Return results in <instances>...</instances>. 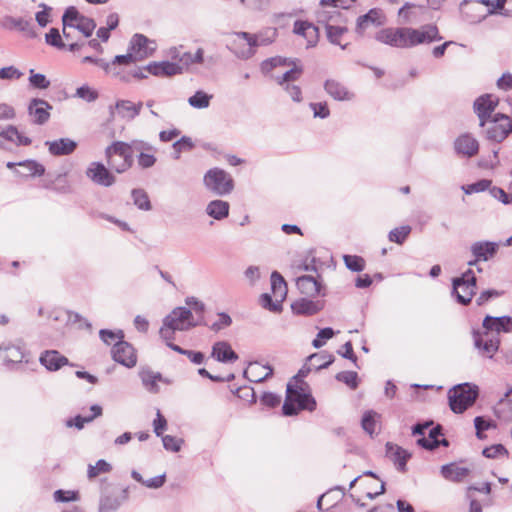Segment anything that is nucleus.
<instances>
[{"mask_svg":"<svg viewBox=\"0 0 512 512\" xmlns=\"http://www.w3.org/2000/svg\"><path fill=\"white\" fill-rule=\"evenodd\" d=\"M512 132V119L502 113L494 115L486 129L487 139L502 142Z\"/></svg>","mask_w":512,"mask_h":512,"instance_id":"11","label":"nucleus"},{"mask_svg":"<svg viewBox=\"0 0 512 512\" xmlns=\"http://www.w3.org/2000/svg\"><path fill=\"white\" fill-rule=\"evenodd\" d=\"M293 32L307 40V47L315 46L318 41V28L308 21L297 20Z\"/></svg>","mask_w":512,"mask_h":512,"instance_id":"26","label":"nucleus"},{"mask_svg":"<svg viewBox=\"0 0 512 512\" xmlns=\"http://www.w3.org/2000/svg\"><path fill=\"white\" fill-rule=\"evenodd\" d=\"M212 95L205 93L202 90L196 91L194 95L189 97L188 103L190 106L196 109H204L210 105Z\"/></svg>","mask_w":512,"mask_h":512,"instance_id":"44","label":"nucleus"},{"mask_svg":"<svg viewBox=\"0 0 512 512\" xmlns=\"http://www.w3.org/2000/svg\"><path fill=\"white\" fill-rule=\"evenodd\" d=\"M498 104L499 98L494 94H483L475 99L473 109L479 118V125L481 127L487 124L488 119L491 117V114L495 111Z\"/></svg>","mask_w":512,"mask_h":512,"instance_id":"13","label":"nucleus"},{"mask_svg":"<svg viewBox=\"0 0 512 512\" xmlns=\"http://www.w3.org/2000/svg\"><path fill=\"white\" fill-rule=\"evenodd\" d=\"M148 73L158 77H170L183 73V67L176 62H151L145 66Z\"/></svg>","mask_w":512,"mask_h":512,"instance_id":"21","label":"nucleus"},{"mask_svg":"<svg viewBox=\"0 0 512 512\" xmlns=\"http://www.w3.org/2000/svg\"><path fill=\"white\" fill-rule=\"evenodd\" d=\"M45 145L53 156L71 155L77 148V142L70 138H59L53 141H46Z\"/></svg>","mask_w":512,"mask_h":512,"instance_id":"24","label":"nucleus"},{"mask_svg":"<svg viewBox=\"0 0 512 512\" xmlns=\"http://www.w3.org/2000/svg\"><path fill=\"white\" fill-rule=\"evenodd\" d=\"M512 388H509L495 407V414L506 422L512 421Z\"/></svg>","mask_w":512,"mask_h":512,"instance_id":"35","label":"nucleus"},{"mask_svg":"<svg viewBox=\"0 0 512 512\" xmlns=\"http://www.w3.org/2000/svg\"><path fill=\"white\" fill-rule=\"evenodd\" d=\"M83 17L73 6L68 7L62 17L63 26L74 29L75 24Z\"/></svg>","mask_w":512,"mask_h":512,"instance_id":"56","label":"nucleus"},{"mask_svg":"<svg viewBox=\"0 0 512 512\" xmlns=\"http://www.w3.org/2000/svg\"><path fill=\"white\" fill-rule=\"evenodd\" d=\"M315 409L316 401L311 394L305 393L301 387H293L288 384L282 407L284 415L293 416L300 410L314 411Z\"/></svg>","mask_w":512,"mask_h":512,"instance_id":"6","label":"nucleus"},{"mask_svg":"<svg viewBox=\"0 0 512 512\" xmlns=\"http://www.w3.org/2000/svg\"><path fill=\"white\" fill-rule=\"evenodd\" d=\"M144 71H147L144 67H136L132 70H126L122 66H118V73L120 75H115L114 78L120 80L121 82L128 83L132 79H144L147 77V75L144 73Z\"/></svg>","mask_w":512,"mask_h":512,"instance_id":"41","label":"nucleus"},{"mask_svg":"<svg viewBox=\"0 0 512 512\" xmlns=\"http://www.w3.org/2000/svg\"><path fill=\"white\" fill-rule=\"evenodd\" d=\"M244 374L247 376L251 374L252 377L249 378L251 382H262L267 378L271 377L273 374V368L269 365H261L258 362L250 363L247 370H245Z\"/></svg>","mask_w":512,"mask_h":512,"instance_id":"34","label":"nucleus"},{"mask_svg":"<svg viewBox=\"0 0 512 512\" xmlns=\"http://www.w3.org/2000/svg\"><path fill=\"white\" fill-rule=\"evenodd\" d=\"M111 356L115 362L129 369L135 367L138 360L136 349L125 340L114 343Z\"/></svg>","mask_w":512,"mask_h":512,"instance_id":"12","label":"nucleus"},{"mask_svg":"<svg viewBox=\"0 0 512 512\" xmlns=\"http://www.w3.org/2000/svg\"><path fill=\"white\" fill-rule=\"evenodd\" d=\"M199 325L201 320L194 316L191 309L176 307L164 318L159 333L162 339L173 340L175 331H187Z\"/></svg>","mask_w":512,"mask_h":512,"instance_id":"4","label":"nucleus"},{"mask_svg":"<svg viewBox=\"0 0 512 512\" xmlns=\"http://www.w3.org/2000/svg\"><path fill=\"white\" fill-rule=\"evenodd\" d=\"M28 25V21L22 18H14L11 16L5 17L3 21V26L7 29H18L20 31H25Z\"/></svg>","mask_w":512,"mask_h":512,"instance_id":"61","label":"nucleus"},{"mask_svg":"<svg viewBox=\"0 0 512 512\" xmlns=\"http://www.w3.org/2000/svg\"><path fill=\"white\" fill-rule=\"evenodd\" d=\"M376 41L400 49H408L420 44L441 40L437 26L428 24L419 29L411 27H387L378 30Z\"/></svg>","mask_w":512,"mask_h":512,"instance_id":"1","label":"nucleus"},{"mask_svg":"<svg viewBox=\"0 0 512 512\" xmlns=\"http://www.w3.org/2000/svg\"><path fill=\"white\" fill-rule=\"evenodd\" d=\"M99 337L106 345L113 346L114 343H116L118 341H123L125 335H124L123 330H120V329L117 331H112L109 329H101L99 331Z\"/></svg>","mask_w":512,"mask_h":512,"instance_id":"47","label":"nucleus"},{"mask_svg":"<svg viewBox=\"0 0 512 512\" xmlns=\"http://www.w3.org/2000/svg\"><path fill=\"white\" fill-rule=\"evenodd\" d=\"M386 22V17L382 10L373 8L370 9L365 15L358 17L355 32L363 37L365 32L370 27H380Z\"/></svg>","mask_w":512,"mask_h":512,"instance_id":"17","label":"nucleus"},{"mask_svg":"<svg viewBox=\"0 0 512 512\" xmlns=\"http://www.w3.org/2000/svg\"><path fill=\"white\" fill-rule=\"evenodd\" d=\"M211 356L218 362L222 363L235 362L238 359V355L226 341H218L214 343Z\"/></svg>","mask_w":512,"mask_h":512,"instance_id":"28","label":"nucleus"},{"mask_svg":"<svg viewBox=\"0 0 512 512\" xmlns=\"http://www.w3.org/2000/svg\"><path fill=\"white\" fill-rule=\"evenodd\" d=\"M454 149L458 155L470 158L478 153L479 143L471 134L464 133L454 141Z\"/></svg>","mask_w":512,"mask_h":512,"instance_id":"22","label":"nucleus"},{"mask_svg":"<svg viewBox=\"0 0 512 512\" xmlns=\"http://www.w3.org/2000/svg\"><path fill=\"white\" fill-rule=\"evenodd\" d=\"M75 96L85 100L86 102H94L98 98L99 94L88 85H83L77 88Z\"/></svg>","mask_w":512,"mask_h":512,"instance_id":"62","label":"nucleus"},{"mask_svg":"<svg viewBox=\"0 0 512 512\" xmlns=\"http://www.w3.org/2000/svg\"><path fill=\"white\" fill-rule=\"evenodd\" d=\"M82 61L85 63L88 62V63H92V64L99 66L100 68H102L104 70V72L107 75H111L112 77H115V75H120L118 73V66H122V63L115 62V58L111 62H106L102 58H94L91 56H86L83 58Z\"/></svg>","mask_w":512,"mask_h":512,"instance_id":"39","label":"nucleus"},{"mask_svg":"<svg viewBox=\"0 0 512 512\" xmlns=\"http://www.w3.org/2000/svg\"><path fill=\"white\" fill-rule=\"evenodd\" d=\"M326 92L335 100L343 101L352 99V94L340 82L330 79L325 82Z\"/></svg>","mask_w":512,"mask_h":512,"instance_id":"36","label":"nucleus"},{"mask_svg":"<svg viewBox=\"0 0 512 512\" xmlns=\"http://www.w3.org/2000/svg\"><path fill=\"white\" fill-rule=\"evenodd\" d=\"M472 337L474 347L478 350V353L484 358H493L500 346V336L483 329L482 332L474 330Z\"/></svg>","mask_w":512,"mask_h":512,"instance_id":"10","label":"nucleus"},{"mask_svg":"<svg viewBox=\"0 0 512 512\" xmlns=\"http://www.w3.org/2000/svg\"><path fill=\"white\" fill-rule=\"evenodd\" d=\"M0 137L14 143L17 146H28L31 144V139L22 135L13 125H9L1 130Z\"/></svg>","mask_w":512,"mask_h":512,"instance_id":"37","label":"nucleus"},{"mask_svg":"<svg viewBox=\"0 0 512 512\" xmlns=\"http://www.w3.org/2000/svg\"><path fill=\"white\" fill-rule=\"evenodd\" d=\"M271 289L275 298L284 300L287 294V284L284 278L274 271L271 274Z\"/></svg>","mask_w":512,"mask_h":512,"instance_id":"42","label":"nucleus"},{"mask_svg":"<svg viewBox=\"0 0 512 512\" xmlns=\"http://www.w3.org/2000/svg\"><path fill=\"white\" fill-rule=\"evenodd\" d=\"M334 361V357L332 354L321 351L319 353H314L310 355L307 359V370L308 371H318L324 368H327Z\"/></svg>","mask_w":512,"mask_h":512,"instance_id":"33","label":"nucleus"},{"mask_svg":"<svg viewBox=\"0 0 512 512\" xmlns=\"http://www.w3.org/2000/svg\"><path fill=\"white\" fill-rule=\"evenodd\" d=\"M346 267L353 272H361L365 268V261L357 255H344L343 257Z\"/></svg>","mask_w":512,"mask_h":512,"instance_id":"52","label":"nucleus"},{"mask_svg":"<svg viewBox=\"0 0 512 512\" xmlns=\"http://www.w3.org/2000/svg\"><path fill=\"white\" fill-rule=\"evenodd\" d=\"M277 37L276 28H267L259 34L236 32L231 42V51L239 58L248 59L255 54V48L271 44Z\"/></svg>","mask_w":512,"mask_h":512,"instance_id":"3","label":"nucleus"},{"mask_svg":"<svg viewBox=\"0 0 512 512\" xmlns=\"http://www.w3.org/2000/svg\"><path fill=\"white\" fill-rule=\"evenodd\" d=\"M482 327L485 331H490L498 336L501 332L510 333L512 332V317H493L487 315L483 320Z\"/></svg>","mask_w":512,"mask_h":512,"instance_id":"23","label":"nucleus"},{"mask_svg":"<svg viewBox=\"0 0 512 512\" xmlns=\"http://www.w3.org/2000/svg\"><path fill=\"white\" fill-rule=\"evenodd\" d=\"M335 335V332L332 328L326 327L321 329L316 338L312 341V345L314 348H321L325 345L326 341L331 339Z\"/></svg>","mask_w":512,"mask_h":512,"instance_id":"59","label":"nucleus"},{"mask_svg":"<svg viewBox=\"0 0 512 512\" xmlns=\"http://www.w3.org/2000/svg\"><path fill=\"white\" fill-rule=\"evenodd\" d=\"M19 165L27 170L26 176H41L45 172L44 166L34 160H26L20 162Z\"/></svg>","mask_w":512,"mask_h":512,"instance_id":"57","label":"nucleus"},{"mask_svg":"<svg viewBox=\"0 0 512 512\" xmlns=\"http://www.w3.org/2000/svg\"><path fill=\"white\" fill-rule=\"evenodd\" d=\"M478 397V387L470 383L454 386L448 392L449 406L454 413H463Z\"/></svg>","mask_w":512,"mask_h":512,"instance_id":"7","label":"nucleus"},{"mask_svg":"<svg viewBox=\"0 0 512 512\" xmlns=\"http://www.w3.org/2000/svg\"><path fill=\"white\" fill-rule=\"evenodd\" d=\"M86 176L103 187H110L116 181L113 173L101 162H91L86 170Z\"/></svg>","mask_w":512,"mask_h":512,"instance_id":"15","label":"nucleus"},{"mask_svg":"<svg viewBox=\"0 0 512 512\" xmlns=\"http://www.w3.org/2000/svg\"><path fill=\"white\" fill-rule=\"evenodd\" d=\"M206 212L216 220L224 219L229 213V203L223 200H213L207 205Z\"/></svg>","mask_w":512,"mask_h":512,"instance_id":"38","label":"nucleus"},{"mask_svg":"<svg viewBox=\"0 0 512 512\" xmlns=\"http://www.w3.org/2000/svg\"><path fill=\"white\" fill-rule=\"evenodd\" d=\"M96 28V23L93 19L87 17H81L79 21L75 24L74 29L79 30L84 34V36L89 37L92 35L94 29Z\"/></svg>","mask_w":512,"mask_h":512,"instance_id":"55","label":"nucleus"},{"mask_svg":"<svg viewBox=\"0 0 512 512\" xmlns=\"http://www.w3.org/2000/svg\"><path fill=\"white\" fill-rule=\"evenodd\" d=\"M282 301L279 298H275V301L272 300V297L268 293H264L260 297V303L263 308L268 309L272 312H279L282 309Z\"/></svg>","mask_w":512,"mask_h":512,"instance_id":"58","label":"nucleus"},{"mask_svg":"<svg viewBox=\"0 0 512 512\" xmlns=\"http://www.w3.org/2000/svg\"><path fill=\"white\" fill-rule=\"evenodd\" d=\"M386 454L387 457L394 462L400 472L406 471V463L410 458V454L406 450L398 445L388 442L386 444Z\"/></svg>","mask_w":512,"mask_h":512,"instance_id":"30","label":"nucleus"},{"mask_svg":"<svg viewBox=\"0 0 512 512\" xmlns=\"http://www.w3.org/2000/svg\"><path fill=\"white\" fill-rule=\"evenodd\" d=\"M470 474V469L457 463H449L441 467V475L452 482H462Z\"/></svg>","mask_w":512,"mask_h":512,"instance_id":"29","label":"nucleus"},{"mask_svg":"<svg viewBox=\"0 0 512 512\" xmlns=\"http://www.w3.org/2000/svg\"><path fill=\"white\" fill-rule=\"evenodd\" d=\"M296 286L301 294L307 297H313L321 293V283L310 275L298 277Z\"/></svg>","mask_w":512,"mask_h":512,"instance_id":"32","label":"nucleus"},{"mask_svg":"<svg viewBox=\"0 0 512 512\" xmlns=\"http://www.w3.org/2000/svg\"><path fill=\"white\" fill-rule=\"evenodd\" d=\"M482 454L486 458L495 459L500 456H508V450L502 444H494L486 447Z\"/></svg>","mask_w":512,"mask_h":512,"instance_id":"60","label":"nucleus"},{"mask_svg":"<svg viewBox=\"0 0 512 512\" xmlns=\"http://www.w3.org/2000/svg\"><path fill=\"white\" fill-rule=\"evenodd\" d=\"M112 469L111 465L103 460V459H100L96 462L95 465H89L88 466V470H87V476L89 479H93L95 477H97L99 474L101 473H108L110 472Z\"/></svg>","mask_w":512,"mask_h":512,"instance_id":"49","label":"nucleus"},{"mask_svg":"<svg viewBox=\"0 0 512 512\" xmlns=\"http://www.w3.org/2000/svg\"><path fill=\"white\" fill-rule=\"evenodd\" d=\"M153 147L143 140H132L131 142L114 141L105 149V159L109 168L116 173H124L134 163V153L152 151Z\"/></svg>","mask_w":512,"mask_h":512,"instance_id":"2","label":"nucleus"},{"mask_svg":"<svg viewBox=\"0 0 512 512\" xmlns=\"http://www.w3.org/2000/svg\"><path fill=\"white\" fill-rule=\"evenodd\" d=\"M29 84L36 89H47L50 86V81L44 74L36 73L34 69L29 71Z\"/></svg>","mask_w":512,"mask_h":512,"instance_id":"51","label":"nucleus"},{"mask_svg":"<svg viewBox=\"0 0 512 512\" xmlns=\"http://www.w3.org/2000/svg\"><path fill=\"white\" fill-rule=\"evenodd\" d=\"M52 108L46 100L33 98L28 105V113L33 117V123L43 125L49 120Z\"/></svg>","mask_w":512,"mask_h":512,"instance_id":"20","label":"nucleus"},{"mask_svg":"<svg viewBox=\"0 0 512 512\" xmlns=\"http://www.w3.org/2000/svg\"><path fill=\"white\" fill-rule=\"evenodd\" d=\"M0 354L7 366L22 363L26 357L25 350L17 345L0 346Z\"/></svg>","mask_w":512,"mask_h":512,"instance_id":"31","label":"nucleus"},{"mask_svg":"<svg viewBox=\"0 0 512 512\" xmlns=\"http://www.w3.org/2000/svg\"><path fill=\"white\" fill-rule=\"evenodd\" d=\"M204 184L208 190L216 195H226L233 190L232 177L222 169L213 168L204 175Z\"/></svg>","mask_w":512,"mask_h":512,"instance_id":"9","label":"nucleus"},{"mask_svg":"<svg viewBox=\"0 0 512 512\" xmlns=\"http://www.w3.org/2000/svg\"><path fill=\"white\" fill-rule=\"evenodd\" d=\"M499 248V244L491 241H477L471 247V253L474 256L473 260L468 262L469 266L476 265L479 261H488L494 257Z\"/></svg>","mask_w":512,"mask_h":512,"instance_id":"18","label":"nucleus"},{"mask_svg":"<svg viewBox=\"0 0 512 512\" xmlns=\"http://www.w3.org/2000/svg\"><path fill=\"white\" fill-rule=\"evenodd\" d=\"M430 424L431 423L417 424L413 427L412 432L414 435H422V437L417 440L418 445L425 449L433 450L440 446L438 437L443 435V433L442 427L437 425L431 428L428 437H425V430L430 426Z\"/></svg>","mask_w":512,"mask_h":512,"instance_id":"16","label":"nucleus"},{"mask_svg":"<svg viewBox=\"0 0 512 512\" xmlns=\"http://www.w3.org/2000/svg\"><path fill=\"white\" fill-rule=\"evenodd\" d=\"M143 386L150 392H157V381L161 379L160 373H154L150 369H141L139 372Z\"/></svg>","mask_w":512,"mask_h":512,"instance_id":"40","label":"nucleus"},{"mask_svg":"<svg viewBox=\"0 0 512 512\" xmlns=\"http://www.w3.org/2000/svg\"><path fill=\"white\" fill-rule=\"evenodd\" d=\"M185 303L191 309L194 316L201 320V325H204L205 304L194 296L187 297Z\"/></svg>","mask_w":512,"mask_h":512,"instance_id":"45","label":"nucleus"},{"mask_svg":"<svg viewBox=\"0 0 512 512\" xmlns=\"http://www.w3.org/2000/svg\"><path fill=\"white\" fill-rule=\"evenodd\" d=\"M120 502L115 497L105 496L102 497L99 504V512H111L118 509Z\"/></svg>","mask_w":512,"mask_h":512,"instance_id":"63","label":"nucleus"},{"mask_svg":"<svg viewBox=\"0 0 512 512\" xmlns=\"http://www.w3.org/2000/svg\"><path fill=\"white\" fill-rule=\"evenodd\" d=\"M155 50L156 43L153 40L137 33L130 40L127 54L115 56V62H121L122 66H129L152 56Z\"/></svg>","mask_w":512,"mask_h":512,"instance_id":"5","label":"nucleus"},{"mask_svg":"<svg viewBox=\"0 0 512 512\" xmlns=\"http://www.w3.org/2000/svg\"><path fill=\"white\" fill-rule=\"evenodd\" d=\"M324 308L321 300L313 301L308 298H301L292 303L291 309L297 315L312 316Z\"/></svg>","mask_w":512,"mask_h":512,"instance_id":"25","label":"nucleus"},{"mask_svg":"<svg viewBox=\"0 0 512 512\" xmlns=\"http://www.w3.org/2000/svg\"><path fill=\"white\" fill-rule=\"evenodd\" d=\"M452 294L455 295L458 303L468 305L476 293V276L473 270L468 269L461 277L452 281Z\"/></svg>","mask_w":512,"mask_h":512,"instance_id":"8","label":"nucleus"},{"mask_svg":"<svg viewBox=\"0 0 512 512\" xmlns=\"http://www.w3.org/2000/svg\"><path fill=\"white\" fill-rule=\"evenodd\" d=\"M39 360L41 364L50 371H57L62 366L69 364L68 358L56 350H47L43 352Z\"/></svg>","mask_w":512,"mask_h":512,"instance_id":"27","label":"nucleus"},{"mask_svg":"<svg viewBox=\"0 0 512 512\" xmlns=\"http://www.w3.org/2000/svg\"><path fill=\"white\" fill-rule=\"evenodd\" d=\"M142 106V102L133 103L130 100H117L114 106L109 107L110 117L114 118L116 110L121 118L132 121L140 114Z\"/></svg>","mask_w":512,"mask_h":512,"instance_id":"19","label":"nucleus"},{"mask_svg":"<svg viewBox=\"0 0 512 512\" xmlns=\"http://www.w3.org/2000/svg\"><path fill=\"white\" fill-rule=\"evenodd\" d=\"M411 232V227L408 225L401 226L395 228L389 232L388 238L391 242H395L397 244H403L406 238L409 236Z\"/></svg>","mask_w":512,"mask_h":512,"instance_id":"50","label":"nucleus"},{"mask_svg":"<svg viewBox=\"0 0 512 512\" xmlns=\"http://www.w3.org/2000/svg\"><path fill=\"white\" fill-rule=\"evenodd\" d=\"M336 380L345 383L351 389L358 387V374L354 371H342L336 374Z\"/></svg>","mask_w":512,"mask_h":512,"instance_id":"53","label":"nucleus"},{"mask_svg":"<svg viewBox=\"0 0 512 512\" xmlns=\"http://www.w3.org/2000/svg\"><path fill=\"white\" fill-rule=\"evenodd\" d=\"M376 416L378 414L374 411H367L364 413L361 421V426L369 435H373L376 429Z\"/></svg>","mask_w":512,"mask_h":512,"instance_id":"54","label":"nucleus"},{"mask_svg":"<svg viewBox=\"0 0 512 512\" xmlns=\"http://www.w3.org/2000/svg\"><path fill=\"white\" fill-rule=\"evenodd\" d=\"M131 196L134 204L140 210L148 211L151 209V203L148 194L143 189H133Z\"/></svg>","mask_w":512,"mask_h":512,"instance_id":"46","label":"nucleus"},{"mask_svg":"<svg viewBox=\"0 0 512 512\" xmlns=\"http://www.w3.org/2000/svg\"><path fill=\"white\" fill-rule=\"evenodd\" d=\"M334 15L340 16V13L338 11L318 12V22L325 23L328 40L332 44L339 45L342 49H345L346 45L341 44V38L345 33H347L348 29L346 27L330 24L329 22L333 20Z\"/></svg>","mask_w":512,"mask_h":512,"instance_id":"14","label":"nucleus"},{"mask_svg":"<svg viewBox=\"0 0 512 512\" xmlns=\"http://www.w3.org/2000/svg\"><path fill=\"white\" fill-rule=\"evenodd\" d=\"M53 499L55 502H75L80 499V494L75 490H62L58 489L53 493Z\"/></svg>","mask_w":512,"mask_h":512,"instance_id":"48","label":"nucleus"},{"mask_svg":"<svg viewBox=\"0 0 512 512\" xmlns=\"http://www.w3.org/2000/svg\"><path fill=\"white\" fill-rule=\"evenodd\" d=\"M47 44L56 47L58 49H62L65 47V44L62 41L60 33L58 29L51 28L50 31L45 36Z\"/></svg>","mask_w":512,"mask_h":512,"instance_id":"64","label":"nucleus"},{"mask_svg":"<svg viewBox=\"0 0 512 512\" xmlns=\"http://www.w3.org/2000/svg\"><path fill=\"white\" fill-rule=\"evenodd\" d=\"M204 61V50L202 48H198L197 51L192 54L190 52H183L182 55L179 57V62H176L177 64H180L183 67V71L188 69V67L192 64H201Z\"/></svg>","mask_w":512,"mask_h":512,"instance_id":"43","label":"nucleus"}]
</instances>
